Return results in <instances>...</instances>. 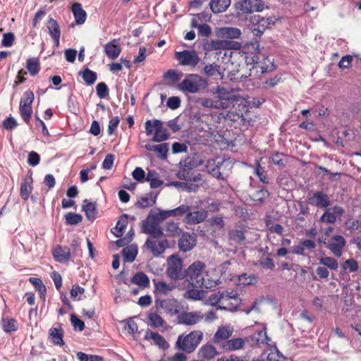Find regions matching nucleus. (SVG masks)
I'll use <instances>...</instances> for the list:
<instances>
[{
	"instance_id": "c85d7f7f",
	"label": "nucleus",
	"mask_w": 361,
	"mask_h": 361,
	"mask_svg": "<svg viewBox=\"0 0 361 361\" xmlns=\"http://www.w3.org/2000/svg\"><path fill=\"white\" fill-rule=\"evenodd\" d=\"M145 339L152 341L154 345L163 350L169 348V344L165 338L158 333L147 331L145 334Z\"/></svg>"
},
{
	"instance_id": "8fccbe9b",
	"label": "nucleus",
	"mask_w": 361,
	"mask_h": 361,
	"mask_svg": "<svg viewBox=\"0 0 361 361\" xmlns=\"http://www.w3.org/2000/svg\"><path fill=\"white\" fill-rule=\"evenodd\" d=\"M27 68L32 75H36L39 71V62L38 59H28L27 60Z\"/></svg>"
},
{
	"instance_id": "774afa93",
	"label": "nucleus",
	"mask_w": 361,
	"mask_h": 361,
	"mask_svg": "<svg viewBox=\"0 0 361 361\" xmlns=\"http://www.w3.org/2000/svg\"><path fill=\"white\" fill-rule=\"evenodd\" d=\"M39 161L40 157L36 152L32 151L28 154L27 163L29 165L35 166L39 163Z\"/></svg>"
},
{
	"instance_id": "7c9ffc66",
	"label": "nucleus",
	"mask_w": 361,
	"mask_h": 361,
	"mask_svg": "<svg viewBox=\"0 0 361 361\" xmlns=\"http://www.w3.org/2000/svg\"><path fill=\"white\" fill-rule=\"evenodd\" d=\"M228 240L231 245L237 247L245 240L244 232L242 230H231L228 232Z\"/></svg>"
},
{
	"instance_id": "412c9836",
	"label": "nucleus",
	"mask_w": 361,
	"mask_h": 361,
	"mask_svg": "<svg viewBox=\"0 0 361 361\" xmlns=\"http://www.w3.org/2000/svg\"><path fill=\"white\" fill-rule=\"evenodd\" d=\"M54 259L60 263H66L70 260L71 250L67 247L58 245L52 250Z\"/></svg>"
},
{
	"instance_id": "a19ab883",
	"label": "nucleus",
	"mask_w": 361,
	"mask_h": 361,
	"mask_svg": "<svg viewBox=\"0 0 361 361\" xmlns=\"http://www.w3.org/2000/svg\"><path fill=\"white\" fill-rule=\"evenodd\" d=\"M83 211L85 212L87 219H94L97 215V207L94 202L84 201L82 205Z\"/></svg>"
},
{
	"instance_id": "5fc2aeb1",
	"label": "nucleus",
	"mask_w": 361,
	"mask_h": 361,
	"mask_svg": "<svg viewBox=\"0 0 361 361\" xmlns=\"http://www.w3.org/2000/svg\"><path fill=\"white\" fill-rule=\"evenodd\" d=\"M77 358L80 361H104V357L96 355H87L82 352L77 353Z\"/></svg>"
},
{
	"instance_id": "423d86ee",
	"label": "nucleus",
	"mask_w": 361,
	"mask_h": 361,
	"mask_svg": "<svg viewBox=\"0 0 361 361\" xmlns=\"http://www.w3.org/2000/svg\"><path fill=\"white\" fill-rule=\"evenodd\" d=\"M278 18L276 16L262 17L259 15H255L251 18V22L255 26L253 32L256 35H261L264 32L274 25Z\"/></svg>"
},
{
	"instance_id": "4d7b16f0",
	"label": "nucleus",
	"mask_w": 361,
	"mask_h": 361,
	"mask_svg": "<svg viewBox=\"0 0 361 361\" xmlns=\"http://www.w3.org/2000/svg\"><path fill=\"white\" fill-rule=\"evenodd\" d=\"M169 144L168 143H161L156 145V149L154 152L159 158L164 159L167 157V154L169 152Z\"/></svg>"
},
{
	"instance_id": "603ef678",
	"label": "nucleus",
	"mask_w": 361,
	"mask_h": 361,
	"mask_svg": "<svg viewBox=\"0 0 361 361\" xmlns=\"http://www.w3.org/2000/svg\"><path fill=\"white\" fill-rule=\"evenodd\" d=\"M201 104L207 108L216 109H226V106H224L217 100H212L211 99H204L202 101Z\"/></svg>"
},
{
	"instance_id": "4c0bfd02",
	"label": "nucleus",
	"mask_w": 361,
	"mask_h": 361,
	"mask_svg": "<svg viewBox=\"0 0 361 361\" xmlns=\"http://www.w3.org/2000/svg\"><path fill=\"white\" fill-rule=\"evenodd\" d=\"M145 180L149 183L150 187L152 188H159L164 183L163 180L159 179V174L154 170L148 171Z\"/></svg>"
},
{
	"instance_id": "0eeeda50",
	"label": "nucleus",
	"mask_w": 361,
	"mask_h": 361,
	"mask_svg": "<svg viewBox=\"0 0 361 361\" xmlns=\"http://www.w3.org/2000/svg\"><path fill=\"white\" fill-rule=\"evenodd\" d=\"M235 8L243 13L260 12L264 8L262 0H241L235 4Z\"/></svg>"
},
{
	"instance_id": "680f3d73",
	"label": "nucleus",
	"mask_w": 361,
	"mask_h": 361,
	"mask_svg": "<svg viewBox=\"0 0 361 361\" xmlns=\"http://www.w3.org/2000/svg\"><path fill=\"white\" fill-rule=\"evenodd\" d=\"M82 221L80 214L70 212L66 215V221L69 225H76Z\"/></svg>"
},
{
	"instance_id": "cd10ccee",
	"label": "nucleus",
	"mask_w": 361,
	"mask_h": 361,
	"mask_svg": "<svg viewBox=\"0 0 361 361\" xmlns=\"http://www.w3.org/2000/svg\"><path fill=\"white\" fill-rule=\"evenodd\" d=\"M218 354L216 348L211 344L203 345L198 352L199 358L202 360H209Z\"/></svg>"
},
{
	"instance_id": "5701e85b",
	"label": "nucleus",
	"mask_w": 361,
	"mask_h": 361,
	"mask_svg": "<svg viewBox=\"0 0 361 361\" xmlns=\"http://www.w3.org/2000/svg\"><path fill=\"white\" fill-rule=\"evenodd\" d=\"M104 52L109 59H117L121 52V49L119 45L118 41L114 39L109 43H107L104 46Z\"/></svg>"
},
{
	"instance_id": "a878e982",
	"label": "nucleus",
	"mask_w": 361,
	"mask_h": 361,
	"mask_svg": "<svg viewBox=\"0 0 361 361\" xmlns=\"http://www.w3.org/2000/svg\"><path fill=\"white\" fill-rule=\"evenodd\" d=\"M47 27L49 30V35L54 41L55 46L59 47L61 31L56 20L50 18L47 22Z\"/></svg>"
},
{
	"instance_id": "ddd939ff",
	"label": "nucleus",
	"mask_w": 361,
	"mask_h": 361,
	"mask_svg": "<svg viewBox=\"0 0 361 361\" xmlns=\"http://www.w3.org/2000/svg\"><path fill=\"white\" fill-rule=\"evenodd\" d=\"M157 238L154 237L149 238L145 243L147 247L156 257L161 255L169 246V243L166 240H159Z\"/></svg>"
},
{
	"instance_id": "49530a36",
	"label": "nucleus",
	"mask_w": 361,
	"mask_h": 361,
	"mask_svg": "<svg viewBox=\"0 0 361 361\" xmlns=\"http://www.w3.org/2000/svg\"><path fill=\"white\" fill-rule=\"evenodd\" d=\"M82 79L87 85H92L97 80V73L89 68H85L83 71L80 72Z\"/></svg>"
},
{
	"instance_id": "2eb2a0df",
	"label": "nucleus",
	"mask_w": 361,
	"mask_h": 361,
	"mask_svg": "<svg viewBox=\"0 0 361 361\" xmlns=\"http://www.w3.org/2000/svg\"><path fill=\"white\" fill-rule=\"evenodd\" d=\"M142 229L145 233L149 234L152 237L159 238L163 235L160 223L147 216V220L143 222Z\"/></svg>"
},
{
	"instance_id": "4468645a",
	"label": "nucleus",
	"mask_w": 361,
	"mask_h": 361,
	"mask_svg": "<svg viewBox=\"0 0 361 361\" xmlns=\"http://www.w3.org/2000/svg\"><path fill=\"white\" fill-rule=\"evenodd\" d=\"M238 101H239L238 114H240L242 116L243 113L248 112L250 109H252L253 107H259L264 102L263 99L250 98L249 97L246 98L240 97V99H238Z\"/></svg>"
},
{
	"instance_id": "f8f14e48",
	"label": "nucleus",
	"mask_w": 361,
	"mask_h": 361,
	"mask_svg": "<svg viewBox=\"0 0 361 361\" xmlns=\"http://www.w3.org/2000/svg\"><path fill=\"white\" fill-rule=\"evenodd\" d=\"M240 304V299L238 297L236 292L228 293L226 291L224 299L221 301V310H226L234 312Z\"/></svg>"
},
{
	"instance_id": "a211bd4d",
	"label": "nucleus",
	"mask_w": 361,
	"mask_h": 361,
	"mask_svg": "<svg viewBox=\"0 0 361 361\" xmlns=\"http://www.w3.org/2000/svg\"><path fill=\"white\" fill-rule=\"evenodd\" d=\"M157 307L161 308L166 314L174 315L178 312V304L176 300L173 298H168L158 302L156 300Z\"/></svg>"
},
{
	"instance_id": "c756f323",
	"label": "nucleus",
	"mask_w": 361,
	"mask_h": 361,
	"mask_svg": "<svg viewBox=\"0 0 361 361\" xmlns=\"http://www.w3.org/2000/svg\"><path fill=\"white\" fill-rule=\"evenodd\" d=\"M32 178L31 176H25L20 184V197L23 200H27L32 191Z\"/></svg>"
},
{
	"instance_id": "13d9d810",
	"label": "nucleus",
	"mask_w": 361,
	"mask_h": 361,
	"mask_svg": "<svg viewBox=\"0 0 361 361\" xmlns=\"http://www.w3.org/2000/svg\"><path fill=\"white\" fill-rule=\"evenodd\" d=\"M149 218L158 221L160 223V221L166 219V216L164 214V210L154 208L150 211Z\"/></svg>"
},
{
	"instance_id": "393cba45",
	"label": "nucleus",
	"mask_w": 361,
	"mask_h": 361,
	"mask_svg": "<svg viewBox=\"0 0 361 361\" xmlns=\"http://www.w3.org/2000/svg\"><path fill=\"white\" fill-rule=\"evenodd\" d=\"M233 42L227 40H211L205 44V49L208 51H221L224 49H231V44Z\"/></svg>"
},
{
	"instance_id": "b1692460",
	"label": "nucleus",
	"mask_w": 361,
	"mask_h": 361,
	"mask_svg": "<svg viewBox=\"0 0 361 361\" xmlns=\"http://www.w3.org/2000/svg\"><path fill=\"white\" fill-rule=\"evenodd\" d=\"M245 344V340L242 338L228 339L221 344V347L226 351H235L242 349Z\"/></svg>"
},
{
	"instance_id": "473e14b6",
	"label": "nucleus",
	"mask_w": 361,
	"mask_h": 361,
	"mask_svg": "<svg viewBox=\"0 0 361 361\" xmlns=\"http://www.w3.org/2000/svg\"><path fill=\"white\" fill-rule=\"evenodd\" d=\"M231 2V0H211L209 6L212 12L219 13L226 11Z\"/></svg>"
},
{
	"instance_id": "2f4dec72",
	"label": "nucleus",
	"mask_w": 361,
	"mask_h": 361,
	"mask_svg": "<svg viewBox=\"0 0 361 361\" xmlns=\"http://www.w3.org/2000/svg\"><path fill=\"white\" fill-rule=\"evenodd\" d=\"M72 12L73 13L75 23L78 25H82L85 22L87 14L79 3H74L72 5Z\"/></svg>"
},
{
	"instance_id": "aec40b11",
	"label": "nucleus",
	"mask_w": 361,
	"mask_h": 361,
	"mask_svg": "<svg viewBox=\"0 0 361 361\" xmlns=\"http://www.w3.org/2000/svg\"><path fill=\"white\" fill-rule=\"evenodd\" d=\"M207 217V212L205 210L196 211L193 212H188L185 216L183 221L186 224H200Z\"/></svg>"
},
{
	"instance_id": "1a4fd4ad",
	"label": "nucleus",
	"mask_w": 361,
	"mask_h": 361,
	"mask_svg": "<svg viewBox=\"0 0 361 361\" xmlns=\"http://www.w3.org/2000/svg\"><path fill=\"white\" fill-rule=\"evenodd\" d=\"M216 92L218 94L217 101L224 106H226V109L230 108L231 105L237 104L238 106V99H240V97H237L226 88L220 87L216 88Z\"/></svg>"
},
{
	"instance_id": "e433bc0d",
	"label": "nucleus",
	"mask_w": 361,
	"mask_h": 361,
	"mask_svg": "<svg viewBox=\"0 0 361 361\" xmlns=\"http://www.w3.org/2000/svg\"><path fill=\"white\" fill-rule=\"evenodd\" d=\"M169 137V133L166 128L164 127L162 122L159 123L157 129H155V133L152 137V141L156 142H161L168 140Z\"/></svg>"
},
{
	"instance_id": "de8ad7c7",
	"label": "nucleus",
	"mask_w": 361,
	"mask_h": 361,
	"mask_svg": "<svg viewBox=\"0 0 361 361\" xmlns=\"http://www.w3.org/2000/svg\"><path fill=\"white\" fill-rule=\"evenodd\" d=\"M127 224H128L127 216L123 215V216H121V218L117 221L116 225L114 228V230H115L114 235L116 237H119L123 235V231L126 228Z\"/></svg>"
},
{
	"instance_id": "58836bf2",
	"label": "nucleus",
	"mask_w": 361,
	"mask_h": 361,
	"mask_svg": "<svg viewBox=\"0 0 361 361\" xmlns=\"http://www.w3.org/2000/svg\"><path fill=\"white\" fill-rule=\"evenodd\" d=\"M122 254L125 262H133L137 254V247L132 245L127 246L123 248Z\"/></svg>"
},
{
	"instance_id": "72a5a7b5",
	"label": "nucleus",
	"mask_w": 361,
	"mask_h": 361,
	"mask_svg": "<svg viewBox=\"0 0 361 361\" xmlns=\"http://www.w3.org/2000/svg\"><path fill=\"white\" fill-rule=\"evenodd\" d=\"M153 282L154 285V293L156 296L166 295L174 288L173 285L168 284L163 281H156L154 280Z\"/></svg>"
},
{
	"instance_id": "bf43d9fd",
	"label": "nucleus",
	"mask_w": 361,
	"mask_h": 361,
	"mask_svg": "<svg viewBox=\"0 0 361 361\" xmlns=\"http://www.w3.org/2000/svg\"><path fill=\"white\" fill-rule=\"evenodd\" d=\"M341 267L345 271L348 270L350 272L357 271L359 267L357 262L353 258L347 259Z\"/></svg>"
},
{
	"instance_id": "338daca9",
	"label": "nucleus",
	"mask_w": 361,
	"mask_h": 361,
	"mask_svg": "<svg viewBox=\"0 0 361 361\" xmlns=\"http://www.w3.org/2000/svg\"><path fill=\"white\" fill-rule=\"evenodd\" d=\"M15 39L14 35L12 32H8L3 35L1 46L4 47H10L13 45Z\"/></svg>"
},
{
	"instance_id": "f704fd0d",
	"label": "nucleus",
	"mask_w": 361,
	"mask_h": 361,
	"mask_svg": "<svg viewBox=\"0 0 361 361\" xmlns=\"http://www.w3.org/2000/svg\"><path fill=\"white\" fill-rule=\"evenodd\" d=\"M130 282L139 286L140 288L144 289L149 286V279L148 276L143 272H137L130 279Z\"/></svg>"
},
{
	"instance_id": "864d4df0",
	"label": "nucleus",
	"mask_w": 361,
	"mask_h": 361,
	"mask_svg": "<svg viewBox=\"0 0 361 361\" xmlns=\"http://www.w3.org/2000/svg\"><path fill=\"white\" fill-rule=\"evenodd\" d=\"M29 281L39 291L40 297L44 298L46 293V288L42 283V280L38 278H30Z\"/></svg>"
},
{
	"instance_id": "f03ea898",
	"label": "nucleus",
	"mask_w": 361,
	"mask_h": 361,
	"mask_svg": "<svg viewBox=\"0 0 361 361\" xmlns=\"http://www.w3.org/2000/svg\"><path fill=\"white\" fill-rule=\"evenodd\" d=\"M203 333L195 330L188 334H181L178 337L176 347L187 353L193 352L203 339Z\"/></svg>"
},
{
	"instance_id": "c9c22d12",
	"label": "nucleus",
	"mask_w": 361,
	"mask_h": 361,
	"mask_svg": "<svg viewBox=\"0 0 361 361\" xmlns=\"http://www.w3.org/2000/svg\"><path fill=\"white\" fill-rule=\"evenodd\" d=\"M49 336L55 345H63L64 344L63 331L61 327H51L49 331Z\"/></svg>"
},
{
	"instance_id": "f3484780",
	"label": "nucleus",
	"mask_w": 361,
	"mask_h": 361,
	"mask_svg": "<svg viewBox=\"0 0 361 361\" xmlns=\"http://www.w3.org/2000/svg\"><path fill=\"white\" fill-rule=\"evenodd\" d=\"M344 209L340 206H334L326 209L325 212L320 217V221L327 224H334L337 218L341 217Z\"/></svg>"
},
{
	"instance_id": "c03bdc74",
	"label": "nucleus",
	"mask_w": 361,
	"mask_h": 361,
	"mask_svg": "<svg viewBox=\"0 0 361 361\" xmlns=\"http://www.w3.org/2000/svg\"><path fill=\"white\" fill-rule=\"evenodd\" d=\"M205 167L207 171L214 176L219 177L221 176L219 166L216 163V160L214 159H208L205 164Z\"/></svg>"
},
{
	"instance_id": "a18cd8bd",
	"label": "nucleus",
	"mask_w": 361,
	"mask_h": 361,
	"mask_svg": "<svg viewBox=\"0 0 361 361\" xmlns=\"http://www.w3.org/2000/svg\"><path fill=\"white\" fill-rule=\"evenodd\" d=\"M226 291L218 292L212 294L209 298V302L214 306H217L219 309H221V301L224 299Z\"/></svg>"
},
{
	"instance_id": "37998d69",
	"label": "nucleus",
	"mask_w": 361,
	"mask_h": 361,
	"mask_svg": "<svg viewBox=\"0 0 361 361\" xmlns=\"http://www.w3.org/2000/svg\"><path fill=\"white\" fill-rule=\"evenodd\" d=\"M157 201V195L153 196L152 194H147L142 197L137 202L140 207L145 208L153 206Z\"/></svg>"
},
{
	"instance_id": "6e6d98bb",
	"label": "nucleus",
	"mask_w": 361,
	"mask_h": 361,
	"mask_svg": "<svg viewBox=\"0 0 361 361\" xmlns=\"http://www.w3.org/2000/svg\"><path fill=\"white\" fill-rule=\"evenodd\" d=\"M2 327L6 332L14 331L17 329V322L14 319H3Z\"/></svg>"
},
{
	"instance_id": "dca6fc26",
	"label": "nucleus",
	"mask_w": 361,
	"mask_h": 361,
	"mask_svg": "<svg viewBox=\"0 0 361 361\" xmlns=\"http://www.w3.org/2000/svg\"><path fill=\"white\" fill-rule=\"evenodd\" d=\"M234 331L233 327L230 325H221L219 326L217 331L214 335L213 341L216 344H221L222 341H226L232 336Z\"/></svg>"
},
{
	"instance_id": "7ed1b4c3",
	"label": "nucleus",
	"mask_w": 361,
	"mask_h": 361,
	"mask_svg": "<svg viewBox=\"0 0 361 361\" xmlns=\"http://www.w3.org/2000/svg\"><path fill=\"white\" fill-rule=\"evenodd\" d=\"M208 85L205 79L197 74H188L185 78L178 84L177 88L183 93L195 94Z\"/></svg>"
},
{
	"instance_id": "09e8293b",
	"label": "nucleus",
	"mask_w": 361,
	"mask_h": 361,
	"mask_svg": "<svg viewBox=\"0 0 361 361\" xmlns=\"http://www.w3.org/2000/svg\"><path fill=\"white\" fill-rule=\"evenodd\" d=\"M161 121L158 119L147 120L145 123L146 135L147 136L154 135L155 129H157Z\"/></svg>"
},
{
	"instance_id": "9b49d317",
	"label": "nucleus",
	"mask_w": 361,
	"mask_h": 361,
	"mask_svg": "<svg viewBox=\"0 0 361 361\" xmlns=\"http://www.w3.org/2000/svg\"><path fill=\"white\" fill-rule=\"evenodd\" d=\"M204 317L200 311L185 312L178 315L180 324L185 325H194L200 322Z\"/></svg>"
},
{
	"instance_id": "4be33fe9",
	"label": "nucleus",
	"mask_w": 361,
	"mask_h": 361,
	"mask_svg": "<svg viewBox=\"0 0 361 361\" xmlns=\"http://www.w3.org/2000/svg\"><path fill=\"white\" fill-rule=\"evenodd\" d=\"M310 202L320 208H326L330 204L329 196L322 192H316L310 198Z\"/></svg>"
},
{
	"instance_id": "3c124183",
	"label": "nucleus",
	"mask_w": 361,
	"mask_h": 361,
	"mask_svg": "<svg viewBox=\"0 0 361 361\" xmlns=\"http://www.w3.org/2000/svg\"><path fill=\"white\" fill-rule=\"evenodd\" d=\"M166 232L169 236H176L180 233L181 229L178 224L174 221H169L166 225Z\"/></svg>"
},
{
	"instance_id": "052dcab7",
	"label": "nucleus",
	"mask_w": 361,
	"mask_h": 361,
	"mask_svg": "<svg viewBox=\"0 0 361 361\" xmlns=\"http://www.w3.org/2000/svg\"><path fill=\"white\" fill-rule=\"evenodd\" d=\"M182 76L183 73H178L173 70H169L164 74V78L169 80L171 83L179 81Z\"/></svg>"
},
{
	"instance_id": "9d476101",
	"label": "nucleus",
	"mask_w": 361,
	"mask_h": 361,
	"mask_svg": "<svg viewBox=\"0 0 361 361\" xmlns=\"http://www.w3.org/2000/svg\"><path fill=\"white\" fill-rule=\"evenodd\" d=\"M345 244L346 241L342 235H336L329 240L326 247L335 257H340L343 255Z\"/></svg>"
},
{
	"instance_id": "6ab92c4d",
	"label": "nucleus",
	"mask_w": 361,
	"mask_h": 361,
	"mask_svg": "<svg viewBox=\"0 0 361 361\" xmlns=\"http://www.w3.org/2000/svg\"><path fill=\"white\" fill-rule=\"evenodd\" d=\"M196 244V238L194 233H185L178 241L179 249L183 252L192 250Z\"/></svg>"
},
{
	"instance_id": "79ce46f5",
	"label": "nucleus",
	"mask_w": 361,
	"mask_h": 361,
	"mask_svg": "<svg viewBox=\"0 0 361 361\" xmlns=\"http://www.w3.org/2000/svg\"><path fill=\"white\" fill-rule=\"evenodd\" d=\"M149 324L154 328L163 327L165 322L163 318L157 313H149L148 314Z\"/></svg>"
},
{
	"instance_id": "69168bd1",
	"label": "nucleus",
	"mask_w": 361,
	"mask_h": 361,
	"mask_svg": "<svg viewBox=\"0 0 361 361\" xmlns=\"http://www.w3.org/2000/svg\"><path fill=\"white\" fill-rule=\"evenodd\" d=\"M145 176V171L140 167H136L132 173L133 178L140 183L143 182L146 178Z\"/></svg>"
},
{
	"instance_id": "39448f33",
	"label": "nucleus",
	"mask_w": 361,
	"mask_h": 361,
	"mask_svg": "<svg viewBox=\"0 0 361 361\" xmlns=\"http://www.w3.org/2000/svg\"><path fill=\"white\" fill-rule=\"evenodd\" d=\"M183 261L175 255L171 256L167 262L166 274L173 280H178L185 278V272H183Z\"/></svg>"
},
{
	"instance_id": "e2e57ef3",
	"label": "nucleus",
	"mask_w": 361,
	"mask_h": 361,
	"mask_svg": "<svg viewBox=\"0 0 361 361\" xmlns=\"http://www.w3.org/2000/svg\"><path fill=\"white\" fill-rule=\"evenodd\" d=\"M97 96L100 99H104L109 95V89L106 83L102 82L97 85L96 87Z\"/></svg>"
},
{
	"instance_id": "20e7f679",
	"label": "nucleus",
	"mask_w": 361,
	"mask_h": 361,
	"mask_svg": "<svg viewBox=\"0 0 361 361\" xmlns=\"http://www.w3.org/2000/svg\"><path fill=\"white\" fill-rule=\"evenodd\" d=\"M35 95L32 91L28 90L25 91L20 101L19 111L20 114L23 121L28 123L31 119L32 114V102Z\"/></svg>"
},
{
	"instance_id": "6e6552de",
	"label": "nucleus",
	"mask_w": 361,
	"mask_h": 361,
	"mask_svg": "<svg viewBox=\"0 0 361 361\" xmlns=\"http://www.w3.org/2000/svg\"><path fill=\"white\" fill-rule=\"evenodd\" d=\"M175 58L179 64L191 67H195L200 61V57L195 50L176 51Z\"/></svg>"
},
{
	"instance_id": "ea45409f",
	"label": "nucleus",
	"mask_w": 361,
	"mask_h": 361,
	"mask_svg": "<svg viewBox=\"0 0 361 361\" xmlns=\"http://www.w3.org/2000/svg\"><path fill=\"white\" fill-rule=\"evenodd\" d=\"M319 264L324 266L327 269L336 271L338 269V261L331 257L323 256L319 259Z\"/></svg>"
},
{
	"instance_id": "bb28decb",
	"label": "nucleus",
	"mask_w": 361,
	"mask_h": 361,
	"mask_svg": "<svg viewBox=\"0 0 361 361\" xmlns=\"http://www.w3.org/2000/svg\"><path fill=\"white\" fill-rule=\"evenodd\" d=\"M219 37L226 39H238L241 35V31L237 27H224L216 31Z\"/></svg>"
},
{
	"instance_id": "f257e3e1",
	"label": "nucleus",
	"mask_w": 361,
	"mask_h": 361,
	"mask_svg": "<svg viewBox=\"0 0 361 361\" xmlns=\"http://www.w3.org/2000/svg\"><path fill=\"white\" fill-rule=\"evenodd\" d=\"M215 272V269L205 271V264L200 261H196L185 270V277L193 287L212 288L219 281V277Z\"/></svg>"
},
{
	"instance_id": "0e129e2a",
	"label": "nucleus",
	"mask_w": 361,
	"mask_h": 361,
	"mask_svg": "<svg viewBox=\"0 0 361 361\" xmlns=\"http://www.w3.org/2000/svg\"><path fill=\"white\" fill-rule=\"evenodd\" d=\"M257 343L260 345H267L269 341L265 328H263L257 333V336L255 338Z\"/></svg>"
}]
</instances>
